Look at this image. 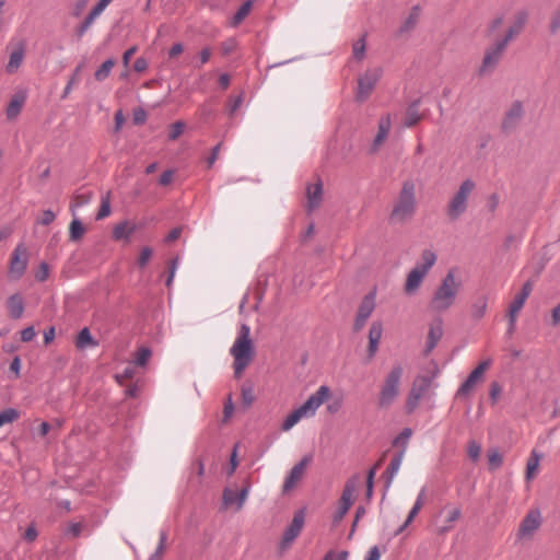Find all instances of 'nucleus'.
<instances>
[{
  "label": "nucleus",
  "mask_w": 560,
  "mask_h": 560,
  "mask_svg": "<svg viewBox=\"0 0 560 560\" xmlns=\"http://www.w3.org/2000/svg\"><path fill=\"white\" fill-rule=\"evenodd\" d=\"M312 457L306 455L298 464H295L285 477L282 491L283 493L290 492L303 478L307 465L311 463Z\"/></svg>",
  "instance_id": "nucleus-13"
},
{
  "label": "nucleus",
  "mask_w": 560,
  "mask_h": 560,
  "mask_svg": "<svg viewBox=\"0 0 560 560\" xmlns=\"http://www.w3.org/2000/svg\"><path fill=\"white\" fill-rule=\"evenodd\" d=\"M416 209V185L412 180H405L389 219L394 223H405L413 217Z\"/></svg>",
  "instance_id": "nucleus-4"
},
{
  "label": "nucleus",
  "mask_w": 560,
  "mask_h": 560,
  "mask_svg": "<svg viewBox=\"0 0 560 560\" xmlns=\"http://www.w3.org/2000/svg\"><path fill=\"white\" fill-rule=\"evenodd\" d=\"M25 101L26 93L24 91H19L13 95L5 110L9 120L15 119L20 115Z\"/></svg>",
  "instance_id": "nucleus-23"
},
{
  "label": "nucleus",
  "mask_w": 560,
  "mask_h": 560,
  "mask_svg": "<svg viewBox=\"0 0 560 560\" xmlns=\"http://www.w3.org/2000/svg\"><path fill=\"white\" fill-rule=\"evenodd\" d=\"M113 0H100L90 11L84 21L77 27V35L82 37L93 25L95 20L104 12Z\"/></svg>",
  "instance_id": "nucleus-16"
},
{
  "label": "nucleus",
  "mask_w": 560,
  "mask_h": 560,
  "mask_svg": "<svg viewBox=\"0 0 560 560\" xmlns=\"http://www.w3.org/2000/svg\"><path fill=\"white\" fill-rule=\"evenodd\" d=\"M243 102H244L243 93L230 98L229 104H228V109H229L230 116H233L240 109Z\"/></svg>",
  "instance_id": "nucleus-46"
},
{
  "label": "nucleus",
  "mask_w": 560,
  "mask_h": 560,
  "mask_svg": "<svg viewBox=\"0 0 560 560\" xmlns=\"http://www.w3.org/2000/svg\"><path fill=\"white\" fill-rule=\"evenodd\" d=\"M411 435H412V430L410 428H405L400 432V434L395 438V440L393 441V445L401 447L400 451H404V454H405Z\"/></svg>",
  "instance_id": "nucleus-38"
},
{
  "label": "nucleus",
  "mask_w": 560,
  "mask_h": 560,
  "mask_svg": "<svg viewBox=\"0 0 560 560\" xmlns=\"http://www.w3.org/2000/svg\"><path fill=\"white\" fill-rule=\"evenodd\" d=\"M24 58V49L22 47H19L18 49L13 50L10 55L9 62L7 65V71L10 73H13L16 71L20 66L22 65Z\"/></svg>",
  "instance_id": "nucleus-32"
},
{
  "label": "nucleus",
  "mask_w": 560,
  "mask_h": 560,
  "mask_svg": "<svg viewBox=\"0 0 560 560\" xmlns=\"http://www.w3.org/2000/svg\"><path fill=\"white\" fill-rule=\"evenodd\" d=\"M546 323L551 327L560 325V303H558L551 311L550 315L546 317Z\"/></svg>",
  "instance_id": "nucleus-47"
},
{
  "label": "nucleus",
  "mask_w": 560,
  "mask_h": 560,
  "mask_svg": "<svg viewBox=\"0 0 560 560\" xmlns=\"http://www.w3.org/2000/svg\"><path fill=\"white\" fill-rule=\"evenodd\" d=\"M375 308V292L366 294L358 310V315L369 318Z\"/></svg>",
  "instance_id": "nucleus-29"
},
{
  "label": "nucleus",
  "mask_w": 560,
  "mask_h": 560,
  "mask_svg": "<svg viewBox=\"0 0 560 560\" xmlns=\"http://www.w3.org/2000/svg\"><path fill=\"white\" fill-rule=\"evenodd\" d=\"M304 520H305V515L302 510L298 511L294 514L291 524L288 526V528L285 529V532L283 534V542L285 545L291 544L300 535V533L303 528V525H304Z\"/></svg>",
  "instance_id": "nucleus-18"
},
{
  "label": "nucleus",
  "mask_w": 560,
  "mask_h": 560,
  "mask_svg": "<svg viewBox=\"0 0 560 560\" xmlns=\"http://www.w3.org/2000/svg\"><path fill=\"white\" fill-rule=\"evenodd\" d=\"M360 482V476L355 475L347 480L341 498H340V506L338 508L335 514V521H340L348 513L352 505V498Z\"/></svg>",
  "instance_id": "nucleus-10"
},
{
  "label": "nucleus",
  "mask_w": 560,
  "mask_h": 560,
  "mask_svg": "<svg viewBox=\"0 0 560 560\" xmlns=\"http://www.w3.org/2000/svg\"><path fill=\"white\" fill-rule=\"evenodd\" d=\"M230 353L234 359L233 369L234 376L240 378L245 369L253 360L254 349L250 339V328L246 324H242L238 335L230 349Z\"/></svg>",
  "instance_id": "nucleus-2"
},
{
  "label": "nucleus",
  "mask_w": 560,
  "mask_h": 560,
  "mask_svg": "<svg viewBox=\"0 0 560 560\" xmlns=\"http://www.w3.org/2000/svg\"><path fill=\"white\" fill-rule=\"evenodd\" d=\"M528 20V12L524 9L515 12L512 19V23L509 26L505 35L500 40L505 42L506 45L514 38H516L524 30Z\"/></svg>",
  "instance_id": "nucleus-14"
},
{
  "label": "nucleus",
  "mask_w": 560,
  "mask_h": 560,
  "mask_svg": "<svg viewBox=\"0 0 560 560\" xmlns=\"http://www.w3.org/2000/svg\"><path fill=\"white\" fill-rule=\"evenodd\" d=\"M524 116V107L521 101H514L504 114L501 129L504 133L514 131Z\"/></svg>",
  "instance_id": "nucleus-11"
},
{
  "label": "nucleus",
  "mask_w": 560,
  "mask_h": 560,
  "mask_svg": "<svg viewBox=\"0 0 560 560\" xmlns=\"http://www.w3.org/2000/svg\"><path fill=\"white\" fill-rule=\"evenodd\" d=\"M248 491V487H244L240 492L231 488H225L222 495L223 504L225 506L235 504L236 510L240 511L247 499Z\"/></svg>",
  "instance_id": "nucleus-17"
},
{
  "label": "nucleus",
  "mask_w": 560,
  "mask_h": 560,
  "mask_svg": "<svg viewBox=\"0 0 560 560\" xmlns=\"http://www.w3.org/2000/svg\"><path fill=\"white\" fill-rule=\"evenodd\" d=\"M152 352L149 348L142 347L140 348L133 359V364L138 366H145L148 361L150 360Z\"/></svg>",
  "instance_id": "nucleus-41"
},
{
  "label": "nucleus",
  "mask_w": 560,
  "mask_h": 560,
  "mask_svg": "<svg viewBox=\"0 0 560 560\" xmlns=\"http://www.w3.org/2000/svg\"><path fill=\"white\" fill-rule=\"evenodd\" d=\"M402 375L404 368L400 364L392 366L380 386L377 395L378 408L388 409L397 400L400 395Z\"/></svg>",
  "instance_id": "nucleus-5"
},
{
  "label": "nucleus",
  "mask_w": 560,
  "mask_h": 560,
  "mask_svg": "<svg viewBox=\"0 0 560 560\" xmlns=\"http://www.w3.org/2000/svg\"><path fill=\"white\" fill-rule=\"evenodd\" d=\"M20 413L14 408H8L0 412V428L4 424L12 423L19 418Z\"/></svg>",
  "instance_id": "nucleus-42"
},
{
  "label": "nucleus",
  "mask_w": 560,
  "mask_h": 560,
  "mask_svg": "<svg viewBox=\"0 0 560 560\" xmlns=\"http://www.w3.org/2000/svg\"><path fill=\"white\" fill-rule=\"evenodd\" d=\"M135 228L129 226L128 222H121L117 224L113 231V236L115 240L129 238L133 233Z\"/></svg>",
  "instance_id": "nucleus-36"
},
{
  "label": "nucleus",
  "mask_w": 560,
  "mask_h": 560,
  "mask_svg": "<svg viewBox=\"0 0 560 560\" xmlns=\"http://www.w3.org/2000/svg\"><path fill=\"white\" fill-rule=\"evenodd\" d=\"M110 214L109 196L106 195L102 198L100 210L96 214V220H103Z\"/></svg>",
  "instance_id": "nucleus-44"
},
{
  "label": "nucleus",
  "mask_w": 560,
  "mask_h": 560,
  "mask_svg": "<svg viewBox=\"0 0 560 560\" xmlns=\"http://www.w3.org/2000/svg\"><path fill=\"white\" fill-rule=\"evenodd\" d=\"M442 336H443V320L441 317H438L430 325L428 339H427V346H425L427 353L431 352L436 347V345L441 340Z\"/></svg>",
  "instance_id": "nucleus-19"
},
{
  "label": "nucleus",
  "mask_w": 560,
  "mask_h": 560,
  "mask_svg": "<svg viewBox=\"0 0 560 560\" xmlns=\"http://www.w3.org/2000/svg\"><path fill=\"white\" fill-rule=\"evenodd\" d=\"M432 376L418 375L412 383L409 392L406 408L408 412H412L419 405L420 399L428 393L432 385Z\"/></svg>",
  "instance_id": "nucleus-9"
},
{
  "label": "nucleus",
  "mask_w": 560,
  "mask_h": 560,
  "mask_svg": "<svg viewBox=\"0 0 560 560\" xmlns=\"http://www.w3.org/2000/svg\"><path fill=\"white\" fill-rule=\"evenodd\" d=\"M476 188L472 179H465L459 185L457 191L450 199L446 213L452 221L458 220L468 208V199Z\"/></svg>",
  "instance_id": "nucleus-6"
},
{
  "label": "nucleus",
  "mask_w": 560,
  "mask_h": 560,
  "mask_svg": "<svg viewBox=\"0 0 560 560\" xmlns=\"http://www.w3.org/2000/svg\"><path fill=\"white\" fill-rule=\"evenodd\" d=\"M184 129H185V124L183 121L174 122L171 127L168 138L171 140H176L184 132Z\"/></svg>",
  "instance_id": "nucleus-55"
},
{
  "label": "nucleus",
  "mask_w": 560,
  "mask_h": 560,
  "mask_svg": "<svg viewBox=\"0 0 560 560\" xmlns=\"http://www.w3.org/2000/svg\"><path fill=\"white\" fill-rule=\"evenodd\" d=\"M382 75L383 69L381 67L369 68L362 75H360L355 93L357 101L364 102L368 100Z\"/></svg>",
  "instance_id": "nucleus-7"
},
{
  "label": "nucleus",
  "mask_w": 560,
  "mask_h": 560,
  "mask_svg": "<svg viewBox=\"0 0 560 560\" xmlns=\"http://www.w3.org/2000/svg\"><path fill=\"white\" fill-rule=\"evenodd\" d=\"M422 508H420L419 505H415L411 508V510L409 511V514L407 516V520L405 521V523L398 528V530L396 532V535L402 533L407 527L408 525L413 521V518L418 515V513L420 512Z\"/></svg>",
  "instance_id": "nucleus-50"
},
{
  "label": "nucleus",
  "mask_w": 560,
  "mask_h": 560,
  "mask_svg": "<svg viewBox=\"0 0 560 560\" xmlns=\"http://www.w3.org/2000/svg\"><path fill=\"white\" fill-rule=\"evenodd\" d=\"M235 46H236V42L233 38H230V39L223 42L222 46H221L223 55L228 56V55L232 54V51L235 49Z\"/></svg>",
  "instance_id": "nucleus-63"
},
{
  "label": "nucleus",
  "mask_w": 560,
  "mask_h": 560,
  "mask_svg": "<svg viewBox=\"0 0 560 560\" xmlns=\"http://www.w3.org/2000/svg\"><path fill=\"white\" fill-rule=\"evenodd\" d=\"M8 313L11 318L19 319L24 313V300L21 294L15 293L9 296L7 301Z\"/></svg>",
  "instance_id": "nucleus-24"
},
{
  "label": "nucleus",
  "mask_w": 560,
  "mask_h": 560,
  "mask_svg": "<svg viewBox=\"0 0 560 560\" xmlns=\"http://www.w3.org/2000/svg\"><path fill=\"white\" fill-rule=\"evenodd\" d=\"M390 127H392V121H390L389 115L382 116L378 121L377 133H376V136L373 140L372 147H371V150L373 152L377 151L380 149V147L383 144V142L386 140V138L388 137V133L390 131Z\"/></svg>",
  "instance_id": "nucleus-20"
},
{
  "label": "nucleus",
  "mask_w": 560,
  "mask_h": 560,
  "mask_svg": "<svg viewBox=\"0 0 560 560\" xmlns=\"http://www.w3.org/2000/svg\"><path fill=\"white\" fill-rule=\"evenodd\" d=\"M165 541H166V533L161 532L160 533V542L158 545L155 552L151 556L150 560H160L161 559L164 548H165Z\"/></svg>",
  "instance_id": "nucleus-51"
},
{
  "label": "nucleus",
  "mask_w": 560,
  "mask_h": 560,
  "mask_svg": "<svg viewBox=\"0 0 560 560\" xmlns=\"http://www.w3.org/2000/svg\"><path fill=\"white\" fill-rule=\"evenodd\" d=\"M420 5H413L409 12L408 18L405 20V22L400 26V33H406L415 28L419 21L420 16Z\"/></svg>",
  "instance_id": "nucleus-30"
},
{
  "label": "nucleus",
  "mask_w": 560,
  "mask_h": 560,
  "mask_svg": "<svg viewBox=\"0 0 560 560\" xmlns=\"http://www.w3.org/2000/svg\"><path fill=\"white\" fill-rule=\"evenodd\" d=\"M488 459L491 469L499 468L503 463L502 455L498 451L490 452L488 455Z\"/></svg>",
  "instance_id": "nucleus-52"
},
{
  "label": "nucleus",
  "mask_w": 560,
  "mask_h": 560,
  "mask_svg": "<svg viewBox=\"0 0 560 560\" xmlns=\"http://www.w3.org/2000/svg\"><path fill=\"white\" fill-rule=\"evenodd\" d=\"M152 256V249L150 247H143L138 257V265L140 268H144Z\"/></svg>",
  "instance_id": "nucleus-54"
},
{
  "label": "nucleus",
  "mask_w": 560,
  "mask_h": 560,
  "mask_svg": "<svg viewBox=\"0 0 560 560\" xmlns=\"http://www.w3.org/2000/svg\"><path fill=\"white\" fill-rule=\"evenodd\" d=\"M252 7H253L252 0L245 1L240 7V9L236 11V13L234 14L232 22H231L232 26H237L238 24H241L245 20V18L249 14Z\"/></svg>",
  "instance_id": "nucleus-33"
},
{
  "label": "nucleus",
  "mask_w": 560,
  "mask_h": 560,
  "mask_svg": "<svg viewBox=\"0 0 560 560\" xmlns=\"http://www.w3.org/2000/svg\"><path fill=\"white\" fill-rule=\"evenodd\" d=\"M82 69H83V65H79L74 69L71 78L68 81V84L66 85V88H65V90L62 92L61 98H66L70 94V92L72 91L73 85L79 83V81H80V73H81Z\"/></svg>",
  "instance_id": "nucleus-39"
},
{
  "label": "nucleus",
  "mask_w": 560,
  "mask_h": 560,
  "mask_svg": "<svg viewBox=\"0 0 560 560\" xmlns=\"http://www.w3.org/2000/svg\"><path fill=\"white\" fill-rule=\"evenodd\" d=\"M463 289V281L456 269H450L434 290L429 308L436 314L447 312L457 300Z\"/></svg>",
  "instance_id": "nucleus-1"
},
{
  "label": "nucleus",
  "mask_w": 560,
  "mask_h": 560,
  "mask_svg": "<svg viewBox=\"0 0 560 560\" xmlns=\"http://www.w3.org/2000/svg\"><path fill=\"white\" fill-rule=\"evenodd\" d=\"M420 119H421V115L418 113V102H413L408 107L404 125H405V127L410 128V127L415 126L418 121H420Z\"/></svg>",
  "instance_id": "nucleus-34"
},
{
  "label": "nucleus",
  "mask_w": 560,
  "mask_h": 560,
  "mask_svg": "<svg viewBox=\"0 0 560 560\" xmlns=\"http://www.w3.org/2000/svg\"><path fill=\"white\" fill-rule=\"evenodd\" d=\"M506 47L508 45L505 42L499 39L486 50L482 62L478 70V74L480 77L489 75L495 70L503 57Z\"/></svg>",
  "instance_id": "nucleus-8"
},
{
  "label": "nucleus",
  "mask_w": 560,
  "mask_h": 560,
  "mask_svg": "<svg viewBox=\"0 0 560 560\" xmlns=\"http://www.w3.org/2000/svg\"><path fill=\"white\" fill-rule=\"evenodd\" d=\"M480 378L481 376L472 370L466 381L457 389L456 397L469 395Z\"/></svg>",
  "instance_id": "nucleus-26"
},
{
  "label": "nucleus",
  "mask_w": 560,
  "mask_h": 560,
  "mask_svg": "<svg viewBox=\"0 0 560 560\" xmlns=\"http://www.w3.org/2000/svg\"><path fill=\"white\" fill-rule=\"evenodd\" d=\"M541 525V513L538 509L530 510L518 528L520 537H530Z\"/></svg>",
  "instance_id": "nucleus-15"
},
{
  "label": "nucleus",
  "mask_w": 560,
  "mask_h": 560,
  "mask_svg": "<svg viewBox=\"0 0 560 560\" xmlns=\"http://www.w3.org/2000/svg\"><path fill=\"white\" fill-rule=\"evenodd\" d=\"M56 219V214L51 210H45L38 223L42 225H49Z\"/></svg>",
  "instance_id": "nucleus-60"
},
{
  "label": "nucleus",
  "mask_w": 560,
  "mask_h": 560,
  "mask_svg": "<svg viewBox=\"0 0 560 560\" xmlns=\"http://www.w3.org/2000/svg\"><path fill=\"white\" fill-rule=\"evenodd\" d=\"M481 447L476 441H470L467 446L468 456L472 460H477L480 456Z\"/></svg>",
  "instance_id": "nucleus-53"
},
{
  "label": "nucleus",
  "mask_w": 560,
  "mask_h": 560,
  "mask_svg": "<svg viewBox=\"0 0 560 560\" xmlns=\"http://www.w3.org/2000/svg\"><path fill=\"white\" fill-rule=\"evenodd\" d=\"M330 388L322 385L304 404L293 410L283 421L281 429L291 430L301 419L313 417L317 409L330 397Z\"/></svg>",
  "instance_id": "nucleus-3"
},
{
  "label": "nucleus",
  "mask_w": 560,
  "mask_h": 560,
  "mask_svg": "<svg viewBox=\"0 0 560 560\" xmlns=\"http://www.w3.org/2000/svg\"><path fill=\"white\" fill-rule=\"evenodd\" d=\"M487 308L488 298L487 295H480L472 303L470 308V315L475 320H479L486 315Z\"/></svg>",
  "instance_id": "nucleus-27"
},
{
  "label": "nucleus",
  "mask_w": 560,
  "mask_h": 560,
  "mask_svg": "<svg viewBox=\"0 0 560 560\" xmlns=\"http://www.w3.org/2000/svg\"><path fill=\"white\" fill-rule=\"evenodd\" d=\"M524 304L515 299L511 302L508 311V317H517L518 313L522 311Z\"/></svg>",
  "instance_id": "nucleus-56"
},
{
  "label": "nucleus",
  "mask_w": 560,
  "mask_h": 560,
  "mask_svg": "<svg viewBox=\"0 0 560 560\" xmlns=\"http://www.w3.org/2000/svg\"><path fill=\"white\" fill-rule=\"evenodd\" d=\"M383 334V325L381 322H373L369 330V340L380 341Z\"/></svg>",
  "instance_id": "nucleus-45"
},
{
  "label": "nucleus",
  "mask_w": 560,
  "mask_h": 560,
  "mask_svg": "<svg viewBox=\"0 0 560 560\" xmlns=\"http://www.w3.org/2000/svg\"><path fill=\"white\" fill-rule=\"evenodd\" d=\"M307 196V210L310 212L314 211L319 207L323 197V184L320 180H317L314 184H310L306 188Z\"/></svg>",
  "instance_id": "nucleus-21"
},
{
  "label": "nucleus",
  "mask_w": 560,
  "mask_h": 560,
  "mask_svg": "<svg viewBox=\"0 0 560 560\" xmlns=\"http://www.w3.org/2000/svg\"><path fill=\"white\" fill-rule=\"evenodd\" d=\"M539 460H540V455L536 451H533L530 454V457L528 458L527 464H526V479L527 480H530L534 477L535 472L538 469Z\"/></svg>",
  "instance_id": "nucleus-37"
},
{
  "label": "nucleus",
  "mask_w": 560,
  "mask_h": 560,
  "mask_svg": "<svg viewBox=\"0 0 560 560\" xmlns=\"http://www.w3.org/2000/svg\"><path fill=\"white\" fill-rule=\"evenodd\" d=\"M27 267V252L23 245H18L10 259L9 273L13 279H20Z\"/></svg>",
  "instance_id": "nucleus-12"
},
{
  "label": "nucleus",
  "mask_w": 560,
  "mask_h": 560,
  "mask_svg": "<svg viewBox=\"0 0 560 560\" xmlns=\"http://www.w3.org/2000/svg\"><path fill=\"white\" fill-rule=\"evenodd\" d=\"M427 273L415 267L407 276L405 292L411 295L418 291Z\"/></svg>",
  "instance_id": "nucleus-22"
},
{
  "label": "nucleus",
  "mask_w": 560,
  "mask_h": 560,
  "mask_svg": "<svg viewBox=\"0 0 560 560\" xmlns=\"http://www.w3.org/2000/svg\"><path fill=\"white\" fill-rule=\"evenodd\" d=\"M75 346L78 349H85L88 347H97L98 342L92 337L90 329L84 327L77 337Z\"/></svg>",
  "instance_id": "nucleus-28"
},
{
  "label": "nucleus",
  "mask_w": 560,
  "mask_h": 560,
  "mask_svg": "<svg viewBox=\"0 0 560 560\" xmlns=\"http://www.w3.org/2000/svg\"><path fill=\"white\" fill-rule=\"evenodd\" d=\"M348 555H349V553H348V551H345V550H343V551H340V552H338V553H335V552H332V551H329V552L325 556L324 560H347Z\"/></svg>",
  "instance_id": "nucleus-64"
},
{
  "label": "nucleus",
  "mask_w": 560,
  "mask_h": 560,
  "mask_svg": "<svg viewBox=\"0 0 560 560\" xmlns=\"http://www.w3.org/2000/svg\"><path fill=\"white\" fill-rule=\"evenodd\" d=\"M211 57V49L209 47L203 48L199 52V62L195 65L197 68H201L205 63H207L210 60Z\"/></svg>",
  "instance_id": "nucleus-58"
},
{
  "label": "nucleus",
  "mask_w": 560,
  "mask_h": 560,
  "mask_svg": "<svg viewBox=\"0 0 560 560\" xmlns=\"http://www.w3.org/2000/svg\"><path fill=\"white\" fill-rule=\"evenodd\" d=\"M404 456H405L404 451H399L390 460V464L385 471V477H386L385 490L389 489V487L392 486V482H393L395 476L397 475V472L400 469Z\"/></svg>",
  "instance_id": "nucleus-25"
},
{
  "label": "nucleus",
  "mask_w": 560,
  "mask_h": 560,
  "mask_svg": "<svg viewBox=\"0 0 560 560\" xmlns=\"http://www.w3.org/2000/svg\"><path fill=\"white\" fill-rule=\"evenodd\" d=\"M533 291V283L530 281H526L521 291L514 296L515 300L522 302L523 304H525L526 300L528 299V296L530 295Z\"/></svg>",
  "instance_id": "nucleus-48"
},
{
  "label": "nucleus",
  "mask_w": 560,
  "mask_h": 560,
  "mask_svg": "<svg viewBox=\"0 0 560 560\" xmlns=\"http://www.w3.org/2000/svg\"><path fill=\"white\" fill-rule=\"evenodd\" d=\"M435 261L436 255L432 250L425 249L421 254V262L416 265V267L428 275Z\"/></svg>",
  "instance_id": "nucleus-31"
},
{
  "label": "nucleus",
  "mask_w": 560,
  "mask_h": 560,
  "mask_svg": "<svg viewBox=\"0 0 560 560\" xmlns=\"http://www.w3.org/2000/svg\"><path fill=\"white\" fill-rule=\"evenodd\" d=\"M365 48H366L365 35H363L361 38H359L353 44V47H352L353 57L358 60H362L365 55Z\"/></svg>",
  "instance_id": "nucleus-43"
},
{
  "label": "nucleus",
  "mask_w": 560,
  "mask_h": 560,
  "mask_svg": "<svg viewBox=\"0 0 560 560\" xmlns=\"http://www.w3.org/2000/svg\"><path fill=\"white\" fill-rule=\"evenodd\" d=\"M502 393V387L498 382H493L490 385V398L493 402H497Z\"/></svg>",
  "instance_id": "nucleus-62"
},
{
  "label": "nucleus",
  "mask_w": 560,
  "mask_h": 560,
  "mask_svg": "<svg viewBox=\"0 0 560 560\" xmlns=\"http://www.w3.org/2000/svg\"><path fill=\"white\" fill-rule=\"evenodd\" d=\"M89 0H75L72 9V15L79 18L85 10Z\"/></svg>",
  "instance_id": "nucleus-57"
},
{
  "label": "nucleus",
  "mask_w": 560,
  "mask_h": 560,
  "mask_svg": "<svg viewBox=\"0 0 560 560\" xmlns=\"http://www.w3.org/2000/svg\"><path fill=\"white\" fill-rule=\"evenodd\" d=\"M233 411H234V405H233V401H232V397L230 395L228 397V400L224 404L223 421H228L231 418V416L233 415Z\"/></svg>",
  "instance_id": "nucleus-59"
},
{
  "label": "nucleus",
  "mask_w": 560,
  "mask_h": 560,
  "mask_svg": "<svg viewBox=\"0 0 560 560\" xmlns=\"http://www.w3.org/2000/svg\"><path fill=\"white\" fill-rule=\"evenodd\" d=\"M242 400L245 406H250L255 400L253 387L250 385L242 386Z\"/></svg>",
  "instance_id": "nucleus-49"
},
{
  "label": "nucleus",
  "mask_w": 560,
  "mask_h": 560,
  "mask_svg": "<svg viewBox=\"0 0 560 560\" xmlns=\"http://www.w3.org/2000/svg\"><path fill=\"white\" fill-rule=\"evenodd\" d=\"M84 234V228L79 219H73L70 223L69 235L71 241H79Z\"/></svg>",
  "instance_id": "nucleus-40"
},
{
  "label": "nucleus",
  "mask_w": 560,
  "mask_h": 560,
  "mask_svg": "<svg viewBox=\"0 0 560 560\" xmlns=\"http://www.w3.org/2000/svg\"><path fill=\"white\" fill-rule=\"evenodd\" d=\"M35 336L36 332L33 326H28L21 331V340L23 342L32 341Z\"/></svg>",
  "instance_id": "nucleus-61"
},
{
  "label": "nucleus",
  "mask_w": 560,
  "mask_h": 560,
  "mask_svg": "<svg viewBox=\"0 0 560 560\" xmlns=\"http://www.w3.org/2000/svg\"><path fill=\"white\" fill-rule=\"evenodd\" d=\"M114 66H115L114 59L105 60L94 73L96 81L102 82L105 79H107L108 75L110 74V71L114 68Z\"/></svg>",
  "instance_id": "nucleus-35"
}]
</instances>
